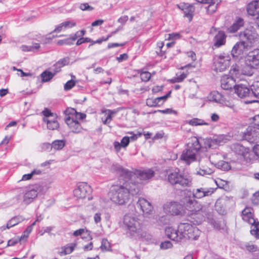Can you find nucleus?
<instances>
[{"label":"nucleus","instance_id":"obj_1","mask_svg":"<svg viewBox=\"0 0 259 259\" xmlns=\"http://www.w3.org/2000/svg\"><path fill=\"white\" fill-rule=\"evenodd\" d=\"M181 202H168L164 204L163 210L166 213L175 215L201 214L204 218L207 214L206 208L192 197L184 196Z\"/></svg>","mask_w":259,"mask_h":259},{"label":"nucleus","instance_id":"obj_2","mask_svg":"<svg viewBox=\"0 0 259 259\" xmlns=\"http://www.w3.org/2000/svg\"><path fill=\"white\" fill-rule=\"evenodd\" d=\"M139 192L138 185L132 184L130 181L125 180L122 185L112 187L110 192V198L114 203L123 205L128 201L130 195H135Z\"/></svg>","mask_w":259,"mask_h":259},{"label":"nucleus","instance_id":"obj_3","mask_svg":"<svg viewBox=\"0 0 259 259\" xmlns=\"http://www.w3.org/2000/svg\"><path fill=\"white\" fill-rule=\"evenodd\" d=\"M238 36L240 40L235 44L231 51L233 58L237 59L242 57L248 44L252 45L258 39V35L252 27L240 32Z\"/></svg>","mask_w":259,"mask_h":259},{"label":"nucleus","instance_id":"obj_4","mask_svg":"<svg viewBox=\"0 0 259 259\" xmlns=\"http://www.w3.org/2000/svg\"><path fill=\"white\" fill-rule=\"evenodd\" d=\"M202 152L201 142L196 137L189 139L187 144V147L181 155V159L185 161L187 164L197 160L200 156Z\"/></svg>","mask_w":259,"mask_h":259},{"label":"nucleus","instance_id":"obj_5","mask_svg":"<svg viewBox=\"0 0 259 259\" xmlns=\"http://www.w3.org/2000/svg\"><path fill=\"white\" fill-rule=\"evenodd\" d=\"M190 227H191L190 223H181L179 225L177 229L172 227H167L165 230V234L171 240L179 242L185 238L186 236L185 234L189 232Z\"/></svg>","mask_w":259,"mask_h":259},{"label":"nucleus","instance_id":"obj_6","mask_svg":"<svg viewBox=\"0 0 259 259\" xmlns=\"http://www.w3.org/2000/svg\"><path fill=\"white\" fill-rule=\"evenodd\" d=\"M155 175L154 171L151 169L144 170H137L131 171L130 177L128 181L132 184L135 183L138 185L141 190V186L144 181L150 179Z\"/></svg>","mask_w":259,"mask_h":259},{"label":"nucleus","instance_id":"obj_7","mask_svg":"<svg viewBox=\"0 0 259 259\" xmlns=\"http://www.w3.org/2000/svg\"><path fill=\"white\" fill-rule=\"evenodd\" d=\"M123 225L127 234L131 236L138 234L140 229V221L135 214H126L123 218Z\"/></svg>","mask_w":259,"mask_h":259},{"label":"nucleus","instance_id":"obj_8","mask_svg":"<svg viewBox=\"0 0 259 259\" xmlns=\"http://www.w3.org/2000/svg\"><path fill=\"white\" fill-rule=\"evenodd\" d=\"M167 180L172 185H179L183 187L191 185V179L180 173L179 170L171 171L168 174Z\"/></svg>","mask_w":259,"mask_h":259},{"label":"nucleus","instance_id":"obj_9","mask_svg":"<svg viewBox=\"0 0 259 259\" xmlns=\"http://www.w3.org/2000/svg\"><path fill=\"white\" fill-rule=\"evenodd\" d=\"M231 57L227 53L215 55L213 58L214 70L222 72L227 69L230 65Z\"/></svg>","mask_w":259,"mask_h":259},{"label":"nucleus","instance_id":"obj_10","mask_svg":"<svg viewBox=\"0 0 259 259\" xmlns=\"http://www.w3.org/2000/svg\"><path fill=\"white\" fill-rule=\"evenodd\" d=\"M197 160L199 162L200 166V169L197 171L198 174L204 176L210 175L212 173V170L208 167L210 161L204 152L201 153L200 156L197 158Z\"/></svg>","mask_w":259,"mask_h":259},{"label":"nucleus","instance_id":"obj_11","mask_svg":"<svg viewBox=\"0 0 259 259\" xmlns=\"http://www.w3.org/2000/svg\"><path fill=\"white\" fill-rule=\"evenodd\" d=\"M136 206L145 217H148L149 215L152 214L154 210L153 206L151 202L142 197L139 198Z\"/></svg>","mask_w":259,"mask_h":259},{"label":"nucleus","instance_id":"obj_12","mask_svg":"<svg viewBox=\"0 0 259 259\" xmlns=\"http://www.w3.org/2000/svg\"><path fill=\"white\" fill-rule=\"evenodd\" d=\"M245 63L250 68H259V49L249 52L245 57Z\"/></svg>","mask_w":259,"mask_h":259},{"label":"nucleus","instance_id":"obj_13","mask_svg":"<svg viewBox=\"0 0 259 259\" xmlns=\"http://www.w3.org/2000/svg\"><path fill=\"white\" fill-rule=\"evenodd\" d=\"M216 189L213 188H204L201 187L199 188L194 189L192 191V195L186 194L185 192V196L192 197L193 199H201L203 197L209 196L213 194Z\"/></svg>","mask_w":259,"mask_h":259},{"label":"nucleus","instance_id":"obj_14","mask_svg":"<svg viewBox=\"0 0 259 259\" xmlns=\"http://www.w3.org/2000/svg\"><path fill=\"white\" fill-rule=\"evenodd\" d=\"M229 139L230 137L224 135L214 136L212 139H206L204 142L205 148H213L215 145H223Z\"/></svg>","mask_w":259,"mask_h":259},{"label":"nucleus","instance_id":"obj_15","mask_svg":"<svg viewBox=\"0 0 259 259\" xmlns=\"http://www.w3.org/2000/svg\"><path fill=\"white\" fill-rule=\"evenodd\" d=\"M91 192V187L85 183H81L74 190V194L78 199H84L89 195Z\"/></svg>","mask_w":259,"mask_h":259},{"label":"nucleus","instance_id":"obj_16","mask_svg":"<svg viewBox=\"0 0 259 259\" xmlns=\"http://www.w3.org/2000/svg\"><path fill=\"white\" fill-rule=\"evenodd\" d=\"M178 7L184 12V16L191 21L195 12V8L193 4L181 3L177 5Z\"/></svg>","mask_w":259,"mask_h":259},{"label":"nucleus","instance_id":"obj_17","mask_svg":"<svg viewBox=\"0 0 259 259\" xmlns=\"http://www.w3.org/2000/svg\"><path fill=\"white\" fill-rule=\"evenodd\" d=\"M65 121L72 132L78 134L81 132L82 127L78 120L73 117H66Z\"/></svg>","mask_w":259,"mask_h":259},{"label":"nucleus","instance_id":"obj_18","mask_svg":"<svg viewBox=\"0 0 259 259\" xmlns=\"http://www.w3.org/2000/svg\"><path fill=\"white\" fill-rule=\"evenodd\" d=\"M38 188L35 189H27L23 191V202L26 204L31 203L37 196Z\"/></svg>","mask_w":259,"mask_h":259},{"label":"nucleus","instance_id":"obj_19","mask_svg":"<svg viewBox=\"0 0 259 259\" xmlns=\"http://www.w3.org/2000/svg\"><path fill=\"white\" fill-rule=\"evenodd\" d=\"M237 85L233 77L225 75L221 79V87L223 89L228 90L235 89Z\"/></svg>","mask_w":259,"mask_h":259},{"label":"nucleus","instance_id":"obj_20","mask_svg":"<svg viewBox=\"0 0 259 259\" xmlns=\"http://www.w3.org/2000/svg\"><path fill=\"white\" fill-rule=\"evenodd\" d=\"M111 168L113 171L116 172L119 175L121 179H122L124 181L129 180L131 171L117 164H113Z\"/></svg>","mask_w":259,"mask_h":259},{"label":"nucleus","instance_id":"obj_21","mask_svg":"<svg viewBox=\"0 0 259 259\" xmlns=\"http://www.w3.org/2000/svg\"><path fill=\"white\" fill-rule=\"evenodd\" d=\"M232 148L236 154L242 155L247 161L248 159L251 160V158L248 148L239 144H234Z\"/></svg>","mask_w":259,"mask_h":259},{"label":"nucleus","instance_id":"obj_22","mask_svg":"<svg viewBox=\"0 0 259 259\" xmlns=\"http://www.w3.org/2000/svg\"><path fill=\"white\" fill-rule=\"evenodd\" d=\"M235 92L238 97L241 98L251 97V91H250L246 85L242 84L237 85L235 88Z\"/></svg>","mask_w":259,"mask_h":259},{"label":"nucleus","instance_id":"obj_23","mask_svg":"<svg viewBox=\"0 0 259 259\" xmlns=\"http://www.w3.org/2000/svg\"><path fill=\"white\" fill-rule=\"evenodd\" d=\"M247 11L251 16H259V1H254L249 3L247 7Z\"/></svg>","mask_w":259,"mask_h":259},{"label":"nucleus","instance_id":"obj_24","mask_svg":"<svg viewBox=\"0 0 259 259\" xmlns=\"http://www.w3.org/2000/svg\"><path fill=\"white\" fill-rule=\"evenodd\" d=\"M242 219L249 223V224H253L256 222L255 220L253 217L252 213V209L250 207H246L242 211Z\"/></svg>","mask_w":259,"mask_h":259},{"label":"nucleus","instance_id":"obj_25","mask_svg":"<svg viewBox=\"0 0 259 259\" xmlns=\"http://www.w3.org/2000/svg\"><path fill=\"white\" fill-rule=\"evenodd\" d=\"M226 35L223 31H219L213 38L214 46L217 48L224 45L226 42Z\"/></svg>","mask_w":259,"mask_h":259},{"label":"nucleus","instance_id":"obj_26","mask_svg":"<svg viewBox=\"0 0 259 259\" xmlns=\"http://www.w3.org/2000/svg\"><path fill=\"white\" fill-rule=\"evenodd\" d=\"M259 134V128H256L253 126H249L246 129V132L244 133V138L248 141L251 142L252 139L256 137Z\"/></svg>","mask_w":259,"mask_h":259},{"label":"nucleus","instance_id":"obj_27","mask_svg":"<svg viewBox=\"0 0 259 259\" xmlns=\"http://www.w3.org/2000/svg\"><path fill=\"white\" fill-rule=\"evenodd\" d=\"M24 220V218L22 216L19 215L14 217L8 221L6 226H2L0 228V230L2 231H3L6 229H10V228L14 227L19 223L22 222Z\"/></svg>","mask_w":259,"mask_h":259},{"label":"nucleus","instance_id":"obj_28","mask_svg":"<svg viewBox=\"0 0 259 259\" xmlns=\"http://www.w3.org/2000/svg\"><path fill=\"white\" fill-rule=\"evenodd\" d=\"M189 232L185 234L186 236H185V239L197 240L201 233V231L197 227L191 224Z\"/></svg>","mask_w":259,"mask_h":259},{"label":"nucleus","instance_id":"obj_29","mask_svg":"<svg viewBox=\"0 0 259 259\" xmlns=\"http://www.w3.org/2000/svg\"><path fill=\"white\" fill-rule=\"evenodd\" d=\"M207 99L209 101L217 103L223 104L224 103V98L223 96L217 91L211 92L208 96Z\"/></svg>","mask_w":259,"mask_h":259},{"label":"nucleus","instance_id":"obj_30","mask_svg":"<svg viewBox=\"0 0 259 259\" xmlns=\"http://www.w3.org/2000/svg\"><path fill=\"white\" fill-rule=\"evenodd\" d=\"M239 245L242 249L249 252H255L258 250L257 246L251 242H241Z\"/></svg>","mask_w":259,"mask_h":259},{"label":"nucleus","instance_id":"obj_31","mask_svg":"<svg viewBox=\"0 0 259 259\" xmlns=\"http://www.w3.org/2000/svg\"><path fill=\"white\" fill-rule=\"evenodd\" d=\"M243 25V19L238 18L231 26L228 28V31L230 33H234L242 27Z\"/></svg>","mask_w":259,"mask_h":259},{"label":"nucleus","instance_id":"obj_32","mask_svg":"<svg viewBox=\"0 0 259 259\" xmlns=\"http://www.w3.org/2000/svg\"><path fill=\"white\" fill-rule=\"evenodd\" d=\"M57 117H54L52 119H48L47 118H44L43 121L47 123V127L50 130H57L59 126V123L57 120Z\"/></svg>","mask_w":259,"mask_h":259},{"label":"nucleus","instance_id":"obj_33","mask_svg":"<svg viewBox=\"0 0 259 259\" xmlns=\"http://www.w3.org/2000/svg\"><path fill=\"white\" fill-rule=\"evenodd\" d=\"M66 144L65 141L61 140H55L52 144H46L45 145L47 146L49 148H53L55 150H60L63 149Z\"/></svg>","mask_w":259,"mask_h":259},{"label":"nucleus","instance_id":"obj_34","mask_svg":"<svg viewBox=\"0 0 259 259\" xmlns=\"http://www.w3.org/2000/svg\"><path fill=\"white\" fill-rule=\"evenodd\" d=\"M104 113H105V119L103 117L102 118V122L104 124H108L111 121L113 118V114H115L116 111L111 110H106Z\"/></svg>","mask_w":259,"mask_h":259},{"label":"nucleus","instance_id":"obj_35","mask_svg":"<svg viewBox=\"0 0 259 259\" xmlns=\"http://www.w3.org/2000/svg\"><path fill=\"white\" fill-rule=\"evenodd\" d=\"M42 174V171L38 169H34L31 173L25 174L22 176L21 181H27L30 180L35 175H39Z\"/></svg>","mask_w":259,"mask_h":259},{"label":"nucleus","instance_id":"obj_36","mask_svg":"<svg viewBox=\"0 0 259 259\" xmlns=\"http://www.w3.org/2000/svg\"><path fill=\"white\" fill-rule=\"evenodd\" d=\"M251 225L250 231V234L256 239H259V223L255 222V224Z\"/></svg>","mask_w":259,"mask_h":259},{"label":"nucleus","instance_id":"obj_37","mask_svg":"<svg viewBox=\"0 0 259 259\" xmlns=\"http://www.w3.org/2000/svg\"><path fill=\"white\" fill-rule=\"evenodd\" d=\"M216 165L218 168L224 171H228L231 169L230 164L229 162L223 160L219 161L216 164Z\"/></svg>","mask_w":259,"mask_h":259},{"label":"nucleus","instance_id":"obj_38","mask_svg":"<svg viewBox=\"0 0 259 259\" xmlns=\"http://www.w3.org/2000/svg\"><path fill=\"white\" fill-rule=\"evenodd\" d=\"M74 246L75 244H73L66 245L62 248V250L61 251H60L59 253L61 255L70 254L73 251Z\"/></svg>","mask_w":259,"mask_h":259},{"label":"nucleus","instance_id":"obj_39","mask_svg":"<svg viewBox=\"0 0 259 259\" xmlns=\"http://www.w3.org/2000/svg\"><path fill=\"white\" fill-rule=\"evenodd\" d=\"M55 75V73H53L50 71H45L41 74L40 76L42 78L43 82H47L50 80L53 76Z\"/></svg>","mask_w":259,"mask_h":259},{"label":"nucleus","instance_id":"obj_40","mask_svg":"<svg viewBox=\"0 0 259 259\" xmlns=\"http://www.w3.org/2000/svg\"><path fill=\"white\" fill-rule=\"evenodd\" d=\"M188 123L192 126L208 125L203 120L199 118H193L189 120Z\"/></svg>","mask_w":259,"mask_h":259},{"label":"nucleus","instance_id":"obj_41","mask_svg":"<svg viewBox=\"0 0 259 259\" xmlns=\"http://www.w3.org/2000/svg\"><path fill=\"white\" fill-rule=\"evenodd\" d=\"M251 97L254 96L259 99V82L253 83L251 86Z\"/></svg>","mask_w":259,"mask_h":259},{"label":"nucleus","instance_id":"obj_42","mask_svg":"<svg viewBox=\"0 0 259 259\" xmlns=\"http://www.w3.org/2000/svg\"><path fill=\"white\" fill-rule=\"evenodd\" d=\"M146 104L149 107H155L160 105L158 100H157V98L147 99L146 100Z\"/></svg>","mask_w":259,"mask_h":259},{"label":"nucleus","instance_id":"obj_43","mask_svg":"<svg viewBox=\"0 0 259 259\" xmlns=\"http://www.w3.org/2000/svg\"><path fill=\"white\" fill-rule=\"evenodd\" d=\"M187 74L184 72L182 73L180 75H178L177 74V77L171 79V82H180L183 81V80L186 78Z\"/></svg>","mask_w":259,"mask_h":259},{"label":"nucleus","instance_id":"obj_44","mask_svg":"<svg viewBox=\"0 0 259 259\" xmlns=\"http://www.w3.org/2000/svg\"><path fill=\"white\" fill-rule=\"evenodd\" d=\"M42 114L44 115V118H47L48 119H52L54 117H57L56 114L52 113L51 111L48 109H45L42 111Z\"/></svg>","mask_w":259,"mask_h":259},{"label":"nucleus","instance_id":"obj_45","mask_svg":"<svg viewBox=\"0 0 259 259\" xmlns=\"http://www.w3.org/2000/svg\"><path fill=\"white\" fill-rule=\"evenodd\" d=\"M230 74L232 77H237L239 73V66L237 65H233L230 71Z\"/></svg>","mask_w":259,"mask_h":259},{"label":"nucleus","instance_id":"obj_46","mask_svg":"<svg viewBox=\"0 0 259 259\" xmlns=\"http://www.w3.org/2000/svg\"><path fill=\"white\" fill-rule=\"evenodd\" d=\"M110 244L109 241L106 239H103L102 241V244L101 248L102 250L109 251L110 249Z\"/></svg>","mask_w":259,"mask_h":259},{"label":"nucleus","instance_id":"obj_47","mask_svg":"<svg viewBox=\"0 0 259 259\" xmlns=\"http://www.w3.org/2000/svg\"><path fill=\"white\" fill-rule=\"evenodd\" d=\"M66 117H73L74 118V115L76 114V111L74 108H68L65 111Z\"/></svg>","mask_w":259,"mask_h":259},{"label":"nucleus","instance_id":"obj_48","mask_svg":"<svg viewBox=\"0 0 259 259\" xmlns=\"http://www.w3.org/2000/svg\"><path fill=\"white\" fill-rule=\"evenodd\" d=\"M140 76L142 81L146 82L150 79L151 77V74L148 71H144L141 73Z\"/></svg>","mask_w":259,"mask_h":259},{"label":"nucleus","instance_id":"obj_49","mask_svg":"<svg viewBox=\"0 0 259 259\" xmlns=\"http://www.w3.org/2000/svg\"><path fill=\"white\" fill-rule=\"evenodd\" d=\"M75 84V81L73 80L68 81L64 85V88L65 91H68L71 89Z\"/></svg>","mask_w":259,"mask_h":259},{"label":"nucleus","instance_id":"obj_50","mask_svg":"<svg viewBox=\"0 0 259 259\" xmlns=\"http://www.w3.org/2000/svg\"><path fill=\"white\" fill-rule=\"evenodd\" d=\"M66 29L72 28L76 25V22L73 21H65L63 22Z\"/></svg>","mask_w":259,"mask_h":259},{"label":"nucleus","instance_id":"obj_51","mask_svg":"<svg viewBox=\"0 0 259 259\" xmlns=\"http://www.w3.org/2000/svg\"><path fill=\"white\" fill-rule=\"evenodd\" d=\"M69 63V58L68 57L60 59L57 62V65H61L62 67L68 65Z\"/></svg>","mask_w":259,"mask_h":259},{"label":"nucleus","instance_id":"obj_52","mask_svg":"<svg viewBox=\"0 0 259 259\" xmlns=\"http://www.w3.org/2000/svg\"><path fill=\"white\" fill-rule=\"evenodd\" d=\"M172 245L170 241H166L162 242L160 244V248L163 249H166L172 247Z\"/></svg>","mask_w":259,"mask_h":259},{"label":"nucleus","instance_id":"obj_53","mask_svg":"<svg viewBox=\"0 0 259 259\" xmlns=\"http://www.w3.org/2000/svg\"><path fill=\"white\" fill-rule=\"evenodd\" d=\"M79 8L82 11H92L93 8L90 6L88 3H84L80 4Z\"/></svg>","mask_w":259,"mask_h":259},{"label":"nucleus","instance_id":"obj_54","mask_svg":"<svg viewBox=\"0 0 259 259\" xmlns=\"http://www.w3.org/2000/svg\"><path fill=\"white\" fill-rule=\"evenodd\" d=\"M90 41H91V39L90 38L82 37L79 38L77 40L76 44L77 46H79L83 43L88 42H90Z\"/></svg>","mask_w":259,"mask_h":259},{"label":"nucleus","instance_id":"obj_55","mask_svg":"<svg viewBox=\"0 0 259 259\" xmlns=\"http://www.w3.org/2000/svg\"><path fill=\"white\" fill-rule=\"evenodd\" d=\"M171 94V91H169L167 94H166L165 96L157 97V100H158V101L159 102V104L160 105L162 104L168 98Z\"/></svg>","mask_w":259,"mask_h":259},{"label":"nucleus","instance_id":"obj_56","mask_svg":"<svg viewBox=\"0 0 259 259\" xmlns=\"http://www.w3.org/2000/svg\"><path fill=\"white\" fill-rule=\"evenodd\" d=\"M32 229V226H29L27 227L26 229L25 230V233H27V235L23 234L20 238V240H21L25 238H27L28 237L29 234L31 232Z\"/></svg>","mask_w":259,"mask_h":259},{"label":"nucleus","instance_id":"obj_57","mask_svg":"<svg viewBox=\"0 0 259 259\" xmlns=\"http://www.w3.org/2000/svg\"><path fill=\"white\" fill-rule=\"evenodd\" d=\"M130 143V137L127 136L124 137L121 140V144L122 147H126Z\"/></svg>","mask_w":259,"mask_h":259},{"label":"nucleus","instance_id":"obj_58","mask_svg":"<svg viewBox=\"0 0 259 259\" xmlns=\"http://www.w3.org/2000/svg\"><path fill=\"white\" fill-rule=\"evenodd\" d=\"M102 214L100 212H96L94 216V220L96 224L99 223L101 221Z\"/></svg>","mask_w":259,"mask_h":259},{"label":"nucleus","instance_id":"obj_59","mask_svg":"<svg viewBox=\"0 0 259 259\" xmlns=\"http://www.w3.org/2000/svg\"><path fill=\"white\" fill-rule=\"evenodd\" d=\"M65 29H66V28H65V26H64L63 23L62 22V23H60V24H59L58 25L56 26V28L54 30L53 32H60L62 30H64Z\"/></svg>","mask_w":259,"mask_h":259},{"label":"nucleus","instance_id":"obj_60","mask_svg":"<svg viewBox=\"0 0 259 259\" xmlns=\"http://www.w3.org/2000/svg\"><path fill=\"white\" fill-rule=\"evenodd\" d=\"M86 117V115L83 113H79L76 111V114L74 115V119H75L76 120L78 119H83Z\"/></svg>","mask_w":259,"mask_h":259},{"label":"nucleus","instance_id":"obj_61","mask_svg":"<svg viewBox=\"0 0 259 259\" xmlns=\"http://www.w3.org/2000/svg\"><path fill=\"white\" fill-rule=\"evenodd\" d=\"M128 19V16L126 15H124L123 16L120 17L118 19V22H119V23H120L122 25H124L127 22Z\"/></svg>","mask_w":259,"mask_h":259},{"label":"nucleus","instance_id":"obj_62","mask_svg":"<svg viewBox=\"0 0 259 259\" xmlns=\"http://www.w3.org/2000/svg\"><path fill=\"white\" fill-rule=\"evenodd\" d=\"M20 241V239H10L8 241L7 246H14Z\"/></svg>","mask_w":259,"mask_h":259},{"label":"nucleus","instance_id":"obj_63","mask_svg":"<svg viewBox=\"0 0 259 259\" xmlns=\"http://www.w3.org/2000/svg\"><path fill=\"white\" fill-rule=\"evenodd\" d=\"M57 44L59 45H64V44L71 45V44H72V42H70V39L67 38V39H64V40H59L58 41Z\"/></svg>","mask_w":259,"mask_h":259},{"label":"nucleus","instance_id":"obj_64","mask_svg":"<svg viewBox=\"0 0 259 259\" xmlns=\"http://www.w3.org/2000/svg\"><path fill=\"white\" fill-rule=\"evenodd\" d=\"M254 153L259 158V144L255 145L253 148Z\"/></svg>","mask_w":259,"mask_h":259}]
</instances>
